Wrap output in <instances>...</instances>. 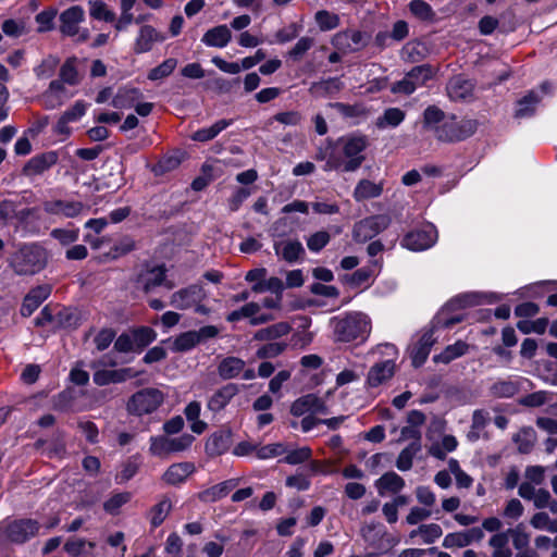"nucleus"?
Returning a JSON list of instances; mask_svg holds the SVG:
<instances>
[{
    "label": "nucleus",
    "instance_id": "nucleus-32",
    "mask_svg": "<svg viewBox=\"0 0 557 557\" xmlns=\"http://www.w3.org/2000/svg\"><path fill=\"white\" fill-rule=\"evenodd\" d=\"M344 87L343 82L338 77H330L320 82L312 83L309 92L318 98L334 96Z\"/></svg>",
    "mask_w": 557,
    "mask_h": 557
},
{
    "label": "nucleus",
    "instance_id": "nucleus-60",
    "mask_svg": "<svg viewBox=\"0 0 557 557\" xmlns=\"http://www.w3.org/2000/svg\"><path fill=\"white\" fill-rule=\"evenodd\" d=\"M315 22L321 30L326 32L339 25V17L326 10H321L315 13Z\"/></svg>",
    "mask_w": 557,
    "mask_h": 557
},
{
    "label": "nucleus",
    "instance_id": "nucleus-22",
    "mask_svg": "<svg viewBox=\"0 0 557 557\" xmlns=\"http://www.w3.org/2000/svg\"><path fill=\"white\" fill-rule=\"evenodd\" d=\"M196 467L193 462L184 461L171 465L162 475L168 485H180L184 483L194 472Z\"/></svg>",
    "mask_w": 557,
    "mask_h": 557
},
{
    "label": "nucleus",
    "instance_id": "nucleus-61",
    "mask_svg": "<svg viewBox=\"0 0 557 557\" xmlns=\"http://www.w3.org/2000/svg\"><path fill=\"white\" fill-rule=\"evenodd\" d=\"M373 277V271L369 268L356 270L347 280L352 287H368Z\"/></svg>",
    "mask_w": 557,
    "mask_h": 557
},
{
    "label": "nucleus",
    "instance_id": "nucleus-31",
    "mask_svg": "<svg viewBox=\"0 0 557 557\" xmlns=\"http://www.w3.org/2000/svg\"><path fill=\"white\" fill-rule=\"evenodd\" d=\"M232 39V33L226 25H219L207 30L201 41L208 47L224 48Z\"/></svg>",
    "mask_w": 557,
    "mask_h": 557
},
{
    "label": "nucleus",
    "instance_id": "nucleus-35",
    "mask_svg": "<svg viewBox=\"0 0 557 557\" xmlns=\"http://www.w3.org/2000/svg\"><path fill=\"white\" fill-rule=\"evenodd\" d=\"M292 327L286 322H278L267 326L264 329L258 330L253 338L256 341H274L287 335L290 332Z\"/></svg>",
    "mask_w": 557,
    "mask_h": 557
},
{
    "label": "nucleus",
    "instance_id": "nucleus-59",
    "mask_svg": "<svg viewBox=\"0 0 557 557\" xmlns=\"http://www.w3.org/2000/svg\"><path fill=\"white\" fill-rule=\"evenodd\" d=\"M50 236L58 240L62 246H69L77 242L79 237L78 228H53Z\"/></svg>",
    "mask_w": 557,
    "mask_h": 557
},
{
    "label": "nucleus",
    "instance_id": "nucleus-55",
    "mask_svg": "<svg viewBox=\"0 0 557 557\" xmlns=\"http://www.w3.org/2000/svg\"><path fill=\"white\" fill-rule=\"evenodd\" d=\"M177 66V60L174 58H169L164 60L158 66L151 69L148 73V79L150 81H159L170 76L173 71Z\"/></svg>",
    "mask_w": 557,
    "mask_h": 557
},
{
    "label": "nucleus",
    "instance_id": "nucleus-56",
    "mask_svg": "<svg viewBox=\"0 0 557 557\" xmlns=\"http://www.w3.org/2000/svg\"><path fill=\"white\" fill-rule=\"evenodd\" d=\"M287 344L285 342H271L260 346L256 356L259 359H272L285 351Z\"/></svg>",
    "mask_w": 557,
    "mask_h": 557
},
{
    "label": "nucleus",
    "instance_id": "nucleus-43",
    "mask_svg": "<svg viewBox=\"0 0 557 557\" xmlns=\"http://www.w3.org/2000/svg\"><path fill=\"white\" fill-rule=\"evenodd\" d=\"M198 345V337L196 331H187L177 335L171 346L174 352H185L191 350Z\"/></svg>",
    "mask_w": 557,
    "mask_h": 557
},
{
    "label": "nucleus",
    "instance_id": "nucleus-3",
    "mask_svg": "<svg viewBox=\"0 0 557 557\" xmlns=\"http://www.w3.org/2000/svg\"><path fill=\"white\" fill-rule=\"evenodd\" d=\"M48 263L47 250L37 243L23 244L10 258L9 265L17 275H35Z\"/></svg>",
    "mask_w": 557,
    "mask_h": 557
},
{
    "label": "nucleus",
    "instance_id": "nucleus-50",
    "mask_svg": "<svg viewBox=\"0 0 557 557\" xmlns=\"http://www.w3.org/2000/svg\"><path fill=\"white\" fill-rule=\"evenodd\" d=\"M445 121V113L436 106H429L423 112V127L435 133V128L440 127Z\"/></svg>",
    "mask_w": 557,
    "mask_h": 557
},
{
    "label": "nucleus",
    "instance_id": "nucleus-42",
    "mask_svg": "<svg viewBox=\"0 0 557 557\" xmlns=\"http://www.w3.org/2000/svg\"><path fill=\"white\" fill-rule=\"evenodd\" d=\"M447 89L451 99L462 100L471 95L472 84L461 77H455L449 82Z\"/></svg>",
    "mask_w": 557,
    "mask_h": 557
},
{
    "label": "nucleus",
    "instance_id": "nucleus-40",
    "mask_svg": "<svg viewBox=\"0 0 557 557\" xmlns=\"http://www.w3.org/2000/svg\"><path fill=\"white\" fill-rule=\"evenodd\" d=\"M512 441L517 444L519 453L529 454L536 442V433L530 426L522 428L513 435Z\"/></svg>",
    "mask_w": 557,
    "mask_h": 557
},
{
    "label": "nucleus",
    "instance_id": "nucleus-48",
    "mask_svg": "<svg viewBox=\"0 0 557 557\" xmlns=\"http://www.w3.org/2000/svg\"><path fill=\"white\" fill-rule=\"evenodd\" d=\"M405 112L399 108H389L384 111L382 116L377 117L375 125L377 128L396 127L405 120Z\"/></svg>",
    "mask_w": 557,
    "mask_h": 557
},
{
    "label": "nucleus",
    "instance_id": "nucleus-1",
    "mask_svg": "<svg viewBox=\"0 0 557 557\" xmlns=\"http://www.w3.org/2000/svg\"><path fill=\"white\" fill-rule=\"evenodd\" d=\"M335 146L327 164L323 170L355 172L366 160L364 151L369 146V139L362 134H349L334 140Z\"/></svg>",
    "mask_w": 557,
    "mask_h": 557
},
{
    "label": "nucleus",
    "instance_id": "nucleus-29",
    "mask_svg": "<svg viewBox=\"0 0 557 557\" xmlns=\"http://www.w3.org/2000/svg\"><path fill=\"white\" fill-rule=\"evenodd\" d=\"M143 98L141 91L136 87L124 86L119 88L112 99V107L116 109H129Z\"/></svg>",
    "mask_w": 557,
    "mask_h": 557
},
{
    "label": "nucleus",
    "instance_id": "nucleus-2",
    "mask_svg": "<svg viewBox=\"0 0 557 557\" xmlns=\"http://www.w3.org/2000/svg\"><path fill=\"white\" fill-rule=\"evenodd\" d=\"M335 343H366L372 331L371 318L361 311H350L335 315L330 320Z\"/></svg>",
    "mask_w": 557,
    "mask_h": 557
},
{
    "label": "nucleus",
    "instance_id": "nucleus-8",
    "mask_svg": "<svg viewBox=\"0 0 557 557\" xmlns=\"http://www.w3.org/2000/svg\"><path fill=\"white\" fill-rule=\"evenodd\" d=\"M195 437L190 434H182L177 437H168L164 435L152 436L150 438V453L154 456H168L170 454L181 453L188 449Z\"/></svg>",
    "mask_w": 557,
    "mask_h": 557
},
{
    "label": "nucleus",
    "instance_id": "nucleus-44",
    "mask_svg": "<svg viewBox=\"0 0 557 557\" xmlns=\"http://www.w3.org/2000/svg\"><path fill=\"white\" fill-rule=\"evenodd\" d=\"M490 545L493 548L492 557H511L512 552L509 547L508 533L500 532L490 539Z\"/></svg>",
    "mask_w": 557,
    "mask_h": 557
},
{
    "label": "nucleus",
    "instance_id": "nucleus-46",
    "mask_svg": "<svg viewBox=\"0 0 557 557\" xmlns=\"http://www.w3.org/2000/svg\"><path fill=\"white\" fill-rule=\"evenodd\" d=\"M519 391V385L512 380H498L490 387V394L497 398L512 397Z\"/></svg>",
    "mask_w": 557,
    "mask_h": 557
},
{
    "label": "nucleus",
    "instance_id": "nucleus-54",
    "mask_svg": "<svg viewBox=\"0 0 557 557\" xmlns=\"http://www.w3.org/2000/svg\"><path fill=\"white\" fill-rule=\"evenodd\" d=\"M61 82L71 86H75L79 83L78 72L76 69V58H69L62 64L59 73Z\"/></svg>",
    "mask_w": 557,
    "mask_h": 557
},
{
    "label": "nucleus",
    "instance_id": "nucleus-63",
    "mask_svg": "<svg viewBox=\"0 0 557 557\" xmlns=\"http://www.w3.org/2000/svg\"><path fill=\"white\" fill-rule=\"evenodd\" d=\"M411 13L422 21H431L434 17V11L430 4L423 0H412L409 3Z\"/></svg>",
    "mask_w": 557,
    "mask_h": 557
},
{
    "label": "nucleus",
    "instance_id": "nucleus-41",
    "mask_svg": "<svg viewBox=\"0 0 557 557\" xmlns=\"http://www.w3.org/2000/svg\"><path fill=\"white\" fill-rule=\"evenodd\" d=\"M468 348L469 345L467 343L462 341H457L453 345H448L440 355L434 356V361L449 363L454 359L467 354Z\"/></svg>",
    "mask_w": 557,
    "mask_h": 557
},
{
    "label": "nucleus",
    "instance_id": "nucleus-39",
    "mask_svg": "<svg viewBox=\"0 0 557 557\" xmlns=\"http://www.w3.org/2000/svg\"><path fill=\"white\" fill-rule=\"evenodd\" d=\"M234 486L235 483L233 481L219 483L199 493V499L207 503L216 502L225 497Z\"/></svg>",
    "mask_w": 557,
    "mask_h": 557
},
{
    "label": "nucleus",
    "instance_id": "nucleus-6",
    "mask_svg": "<svg viewBox=\"0 0 557 557\" xmlns=\"http://www.w3.org/2000/svg\"><path fill=\"white\" fill-rule=\"evenodd\" d=\"M84 9L79 5H73L60 14L59 30L63 36L74 38L76 42H85L89 38V30L79 27V24L84 22Z\"/></svg>",
    "mask_w": 557,
    "mask_h": 557
},
{
    "label": "nucleus",
    "instance_id": "nucleus-12",
    "mask_svg": "<svg viewBox=\"0 0 557 557\" xmlns=\"http://www.w3.org/2000/svg\"><path fill=\"white\" fill-rule=\"evenodd\" d=\"M370 40V36L358 29H346L335 34L332 45L344 53L356 52L363 49Z\"/></svg>",
    "mask_w": 557,
    "mask_h": 557
},
{
    "label": "nucleus",
    "instance_id": "nucleus-51",
    "mask_svg": "<svg viewBox=\"0 0 557 557\" xmlns=\"http://www.w3.org/2000/svg\"><path fill=\"white\" fill-rule=\"evenodd\" d=\"M172 510V503L168 497L162 498L150 510V523L157 528L165 520L170 511Z\"/></svg>",
    "mask_w": 557,
    "mask_h": 557
},
{
    "label": "nucleus",
    "instance_id": "nucleus-7",
    "mask_svg": "<svg viewBox=\"0 0 557 557\" xmlns=\"http://www.w3.org/2000/svg\"><path fill=\"white\" fill-rule=\"evenodd\" d=\"M476 125L474 120L457 121L451 116L435 128V137L441 141H460L473 135Z\"/></svg>",
    "mask_w": 557,
    "mask_h": 557
},
{
    "label": "nucleus",
    "instance_id": "nucleus-27",
    "mask_svg": "<svg viewBox=\"0 0 557 557\" xmlns=\"http://www.w3.org/2000/svg\"><path fill=\"white\" fill-rule=\"evenodd\" d=\"M51 293L50 285H40L33 288L24 298L21 307V313L24 317H29L32 313L46 300Z\"/></svg>",
    "mask_w": 557,
    "mask_h": 557
},
{
    "label": "nucleus",
    "instance_id": "nucleus-21",
    "mask_svg": "<svg viewBox=\"0 0 557 557\" xmlns=\"http://www.w3.org/2000/svg\"><path fill=\"white\" fill-rule=\"evenodd\" d=\"M238 386L234 383H228L216 389L208 399V410L216 413L223 410L231 400L238 394Z\"/></svg>",
    "mask_w": 557,
    "mask_h": 557
},
{
    "label": "nucleus",
    "instance_id": "nucleus-34",
    "mask_svg": "<svg viewBox=\"0 0 557 557\" xmlns=\"http://www.w3.org/2000/svg\"><path fill=\"white\" fill-rule=\"evenodd\" d=\"M232 123H233V120H225V119L219 120L211 126L200 128V129L196 131L195 133H193L191 139L195 141H200V143L209 141V140L215 138L226 127L232 125Z\"/></svg>",
    "mask_w": 557,
    "mask_h": 557
},
{
    "label": "nucleus",
    "instance_id": "nucleus-9",
    "mask_svg": "<svg viewBox=\"0 0 557 557\" xmlns=\"http://www.w3.org/2000/svg\"><path fill=\"white\" fill-rule=\"evenodd\" d=\"M389 224L391 216L387 214L368 216L354 225L352 237L358 243H364L386 230Z\"/></svg>",
    "mask_w": 557,
    "mask_h": 557
},
{
    "label": "nucleus",
    "instance_id": "nucleus-15",
    "mask_svg": "<svg viewBox=\"0 0 557 557\" xmlns=\"http://www.w3.org/2000/svg\"><path fill=\"white\" fill-rule=\"evenodd\" d=\"M94 372V383L98 386H104L111 383H123L127 380L137 377L141 372L136 371L133 368H121V369H97V364L92 363Z\"/></svg>",
    "mask_w": 557,
    "mask_h": 557
},
{
    "label": "nucleus",
    "instance_id": "nucleus-30",
    "mask_svg": "<svg viewBox=\"0 0 557 557\" xmlns=\"http://www.w3.org/2000/svg\"><path fill=\"white\" fill-rule=\"evenodd\" d=\"M383 189V182L374 183L370 180H360L354 189L352 197L356 201L361 202L380 197Z\"/></svg>",
    "mask_w": 557,
    "mask_h": 557
},
{
    "label": "nucleus",
    "instance_id": "nucleus-45",
    "mask_svg": "<svg viewBox=\"0 0 557 557\" xmlns=\"http://www.w3.org/2000/svg\"><path fill=\"white\" fill-rule=\"evenodd\" d=\"M406 75L417 89L424 86L434 76V69L430 64H422L412 67Z\"/></svg>",
    "mask_w": 557,
    "mask_h": 557
},
{
    "label": "nucleus",
    "instance_id": "nucleus-17",
    "mask_svg": "<svg viewBox=\"0 0 557 557\" xmlns=\"http://www.w3.org/2000/svg\"><path fill=\"white\" fill-rule=\"evenodd\" d=\"M327 414L329 409L325 401L314 394H307L296 399L290 407V413L295 417H301L306 413Z\"/></svg>",
    "mask_w": 557,
    "mask_h": 557
},
{
    "label": "nucleus",
    "instance_id": "nucleus-58",
    "mask_svg": "<svg viewBox=\"0 0 557 557\" xmlns=\"http://www.w3.org/2000/svg\"><path fill=\"white\" fill-rule=\"evenodd\" d=\"M57 13L58 11L53 8L46 9L38 13L35 17V21L38 24L37 30L39 33H46L53 29Z\"/></svg>",
    "mask_w": 557,
    "mask_h": 557
},
{
    "label": "nucleus",
    "instance_id": "nucleus-33",
    "mask_svg": "<svg viewBox=\"0 0 557 557\" xmlns=\"http://www.w3.org/2000/svg\"><path fill=\"white\" fill-rule=\"evenodd\" d=\"M246 362L238 357H225L218 364V374L222 380H231L239 376Z\"/></svg>",
    "mask_w": 557,
    "mask_h": 557
},
{
    "label": "nucleus",
    "instance_id": "nucleus-64",
    "mask_svg": "<svg viewBox=\"0 0 557 557\" xmlns=\"http://www.w3.org/2000/svg\"><path fill=\"white\" fill-rule=\"evenodd\" d=\"M420 537L423 543L432 544L443 534L442 528L437 523L421 524L419 527Z\"/></svg>",
    "mask_w": 557,
    "mask_h": 557
},
{
    "label": "nucleus",
    "instance_id": "nucleus-23",
    "mask_svg": "<svg viewBox=\"0 0 557 557\" xmlns=\"http://www.w3.org/2000/svg\"><path fill=\"white\" fill-rule=\"evenodd\" d=\"M274 251L277 257L288 263L297 262L305 255L302 244L296 239H283L275 242Z\"/></svg>",
    "mask_w": 557,
    "mask_h": 557
},
{
    "label": "nucleus",
    "instance_id": "nucleus-26",
    "mask_svg": "<svg viewBox=\"0 0 557 557\" xmlns=\"http://www.w3.org/2000/svg\"><path fill=\"white\" fill-rule=\"evenodd\" d=\"M380 496L398 494L405 487V480L394 471H388L374 482Z\"/></svg>",
    "mask_w": 557,
    "mask_h": 557
},
{
    "label": "nucleus",
    "instance_id": "nucleus-13",
    "mask_svg": "<svg viewBox=\"0 0 557 557\" xmlns=\"http://www.w3.org/2000/svg\"><path fill=\"white\" fill-rule=\"evenodd\" d=\"M437 239V231L429 224L421 230L407 233L401 239V246L412 251H422L432 247Z\"/></svg>",
    "mask_w": 557,
    "mask_h": 557
},
{
    "label": "nucleus",
    "instance_id": "nucleus-36",
    "mask_svg": "<svg viewBox=\"0 0 557 557\" xmlns=\"http://www.w3.org/2000/svg\"><path fill=\"white\" fill-rule=\"evenodd\" d=\"M541 101V97L536 91L532 90L517 102L515 116L518 119L530 117L534 114L536 104Z\"/></svg>",
    "mask_w": 557,
    "mask_h": 557
},
{
    "label": "nucleus",
    "instance_id": "nucleus-52",
    "mask_svg": "<svg viewBox=\"0 0 557 557\" xmlns=\"http://www.w3.org/2000/svg\"><path fill=\"white\" fill-rule=\"evenodd\" d=\"M421 445L419 442H413L404 448L396 460V467L400 471H408L412 467V460L416 454L420 450Z\"/></svg>",
    "mask_w": 557,
    "mask_h": 557
},
{
    "label": "nucleus",
    "instance_id": "nucleus-38",
    "mask_svg": "<svg viewBox=\"0 0 557 557\" xmlns=\"http://www.w3.org/2000/svg\"><path fill=\"white\" fill-rule=\"evenodd\" d=\"M96 544L85 539L71 537L64 544V550L72 557L88 556Z\"/></svg>",
    "mask_w": 557,
    "mask_h": 557
},
{
    "label": "nucleus",
    "instance_id": "nucleus-24",
    "mask_svg": "<svg viewBox=\"0 0 557 557\" xmlns=\"http://www.w3.org/2000/svg\"><path fill=\"white\" fill-rule=\"evenodd\" d=\"M395 373V362L393 360H384L374 363L367 376V383L371 387H377L388 381Z\"/></svg>",
    "mask_w": 557,
    "mask_h": 557
},
{
    "label": "nucleus",
    "instance_id": "nucleus-62",
    "mask_svg": "<svg viewBox=\"0 0 557 557\" xmlns=\"http://www.w3.org/2000/svg\"><path fill=\"white\" fill-rule=\"evenodd\" d=\"M311 456H312L311 448L308 446H304V447L293 449L289 451L286 450V456L284 457L283 461L288 465L295 466V465H300V463H304V462L310 460Z\"/></svg>",
    "mask_w": 557,
    "mask_h": 557
},
{
    "label": "nucleus",
    "instance_id": "nucleus-14",
    "mask_svg": "<svg viewBox=\"0 0 557 557\" xmlns=\"http://www.w3.org/2000/svg\"><path fill=\"white\" fill-rule=\"evenodd\" d=\"M40 523L34 519H20L8 523V539L16 544H23L39 533Z\"/></svg>",
    "mask_w": 557,
    "mask_h": 557
},
{
    "label": "nucleus",
    "instance_id": "nucleus-19",
    "mask_svg": "<svg viewBox=\"0 0 557 557\" xmlns=\"http://www.w3.org/2000/svg\"><path fill=\"white\" fill-rule=\"evenodd\" d=\"M58 162V153L48 151L30 158L23 168V174L32 177L37 176L49 170Z\"/></svg>",
    "mask_w": 557,
    "mask_h": 557
},
{
    "label": "nucleus",
    "instance_id": "nucleus-5",
    "mask_svg": "<svg viewBox=\"0 0 557 557\" xmlns=\"http://www.w3.org/2000/svg\"><path fill=\"white\" fill-rule=\"evenodd\" d=\"M134 286L136 289L149 294L159 286H164L166 289H173L174 283L166 278V268L164 264L160 265H144L134 278Z\"/></svg>",
    "mask_w": 557,
    "mask_h": 557
},
{
    "label": "nucleus",
    "instance_id": "nucleus-16",
    "mask_svg": "<svg viewBox=\"0 0 557 557\" xmlns=\"http://www.w3.org/2000/svg\"><path fill=\"white\" fill-rule=\"evenodd\" d=\"M205 298V292L201 285L193 284L174 292L170 298V305L178 310H186Z\"/></svg>",
    "mask_w": 557,
    "mask_h": 557
},
{
    "label": "nucleus",
    "instance_id": "nucleus-20",
    "mask_svg": "<svg viewBox=\"0 0 557 557\" xmlns=\"http://www.w3.org/2000/svg\"><path fill=\"white\" fill-rule=\"evenodd\" d=\"M165 36L158 32L151 25H144L140 27L134 44V52L141 54L152 49L156 42H162Z\"/></svg>",
    "mask_w": 557,
    "mask_h": 557
},
{
    "label": "nucleus",
    "instance_id": "nucleus-57",
    "mask_svg": "<svg viewBox=\"0 0 557 557\" xmlns=\"http://www.w3.org/2000/svg\"><path fill=\"white\" fill-rule=\"evenodd\" d=\"M135 249V240L129 236L121 237L110 249L107 256L111 259H117L122 256L127 255L128 252Z\"/></svg>",
    "mask_w": 557,
    "mask_h": 557
},
{
    "label": "nucleus",
    "instance_id": "nucleus-53",
    "mask_svg": "<svg viewBox=\"0 0 557 557\" xmlns=\"http://www.w3.org/2000/svg\"><path fill=\"white\" fill-rule=\"evenodd\" d=\"M133 342L137 350H143L157 338V332L149 326H140L132 332Z\"/></svg>",
    "mask_w": 557,
    "mask_h": 557
},
{
    "label": "nucleus",
    "instance_id": "nucleus-37",
    "mask_svg": "<svg viewBox=\"0 0 557 557\" xmlns=\"http://www.w3.org/2000/svg\"><path fill=\"white\" fill-rule=\"evenodd\" d=\"M201 405L199 401H190L184 410L186 419L190 422V429L196 434H201L207 429V423L199 419Z\"/></svg>",
    "mask_w": 557,
    "mask_h": 557
},
{
    "label": "nucleus",
    "instance_id": "nucleus-28",
    "mask_svg": "<svg viewBox=\"0 0 557 557\" xmlns=\"http://www.w3.org/2000/svg\"><path fill=\"white\" fill-rule=\"evenodd\" d=\"M434 343L433 330H429L422 334L418 343L411 348V359L414 367H420L425 362Z\"/></svg>",
    "mask_w": 557,
    "mask_h": 557
},
{
    "label": "nucleus",
    "instance_id": "nucleus-4",
    "mask_svg": "<svg viewBox=\"0 0 557 557\" xmlns=\"http://www.w3.org/2000/svg\"><path fill=\"white\" fill-rule=\"evenodd\" d=\"M165 394L154 387H146L134 393L126 403L129 414L143 417L151 414L164 403Z\"/></svg>",
    "mask_w": 557,
    "mask_h": 557
},
{
    "label": "nucleus",
    "instance_id": "nucleus-11",
    "mask_svg": "<svg viewBox=\"0 0 557 557\" xmlns=\"http://www.w3.org/2000/svg\"><path fill=\"white\" fill-rule=\"evenodd\" d=\"M481 304V296L475 293L461 294L453 298L446 304L445 308L436 318V323L443 327H450L451 325L459 323L463 320L461 314H456L450 318H444V314L448 310L462 309Z\"/></svg>",
    "mask_w": 557,
    "mask_h": 557
},
{
    "label": "nucleus",
    "instance_id": "nucleus-18",
    "mask_svg": "<svg viewBox=\"0 0 557 557\" xmlns=\"http://www.w3.org/2000/svg\"><path fill=\"white\" fill-rule=\"evenodd\" d=\"M73 95L61 81H51L47 90L41 95L40 101L45 109L53 110L61 107Z\"/></svg>",
    "mask_w": 557,
    "mask_h": 557
},
{
    "label": "nucleus",
    "instance_id": "nucleus-25",
    "mask_svg": "<svg viewBox=\"0 0 557 557\" xmlns=\"http://www.w3.org/2000/svg\"><path fill=\"white\" fill-rule=\"evenodd\" d=\"M232 444V433L230 430H220L209 436L206 442V453L209 456H220L228 450Z\"/></svg>",
    "mask_w": 557,
    "mask_h": 557
},
{
    "label": "nucleus",
    "instance_id": "nucleus-47",
    "mask_svg": "<svg viewBox=\"0 0 557 557\" xmlns=\"http://www.w3.org/2000/svg\"><path fill=\"white\" fill-rule=\"evenodd\" d=\"M361 535L366 542L372 547L381 549L380 541L386 535V531L382 524H367L361 529Z\"/></svg>",
    "mask_w": 557,
    "mask_h": 557
},
{
    "label": "nucleus",
    "instance_id": "nucleus-10",
    "mask_svg": "<svg viewBox=\"0 0 557 557\" xmlns=\"http://www.w3.org/2000/svg\"><path fill=\"white\" fill-rule=\"evenodd\" d=\"M89 206L78 200L52 199L44 202V210L48 214L61 215L66 219H75L86 214Z\"/></svg>",
    "mask_w": 557,
    "mask_h": 557
},
{
    "label": "nucleus",
    "instance_id": "nucleus-49",
    "mask_svg": "<svg viewBox=\"0 0 557 557\" xmlns=\"http://www.w3.org/2000/svg\"><path fill=\"white\" fill-rule=\"evenodd\" d=\"M55 324L64 329H76L81 324V318L75 309L62 308L55 314Z\"/></svg>",
    "mask_w": 557,
    "mask_h": 557
}]
</instances>
